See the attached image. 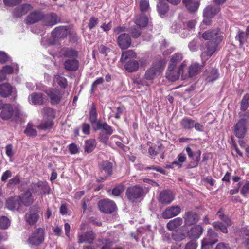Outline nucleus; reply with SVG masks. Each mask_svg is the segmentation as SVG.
<instances>
[{
	"label": "nucleus",
	"instance_id": "18",
	"mask_svg": "<svg viewBox=\"0 0 249 249\" xmlns=\"http://www.w3.org/2000/svg\"><path fill=\"white\" fill-rule=\"evenodd\" d=\"M45 92L50 98L52 104H57L60 101L62 95L58 89H50L46 90Z\"/></svg>",
	"mask_w": 249,
	"mask_h": 249
},
{
	"label": "nucleus",
	"instance_id": "59",
	"mask_svg": "<svg viewBox=\"0 0 249 249\" xmlns=\"http://www.w3.org/2000/svg\"><path fill=\"white\" fill-rule=\"evenodd\" d=\"M69 150L71 154H76L79 152V148L75 143H71L69 145Z\"/></svg>",
	"mask_w": 249,
	"mask_h": 249
},
{
	"label": "nucleus",
	"instance_id": "3",
	"mask_svg": "<svg viewBox=\"0 0 249 249\" xmlns=\"http://www.w3.org/2000/svg\"><path fill=\"white\" fill-rule=\"evenodd\" d=\"M44 120L38 128L42 130L50 129L53 125V120L55 117L54 110L51 107H45L41 111Z\"/></svg>",
	"mask_w": 249,
	"mask_h": 249
},
{
	"label": "nucleus",
	"instance_id": "27",
	"mask_svg": "<svg viewBox=\"0 0 249 249\" xmlns=\"http://www.w3.org/2000/svg\"><path fill=\"white\" fill-rule=\"evenodd\" d=\"M79 63L77 58L67 59L64 60L63 66L68 71H75L78 70Z\"/></svg>",
	"mask_w": 249,
	"mask_h": 249
},
{
	"label": "nucleus",
	"instance_id": "1",
	"mask_svg": "<svg viewBox=\"0 0 249 249\" xmlns=\"http://www.w3.org/2000/svg\"><path fill=\"white\" fill-rule=\"evenodd\" d=\"M202 37L209 41L201 56L203 60H206L214 53L218 45L222 41L223 33L218 28L208 30L202 34Z\"/></svg>",
	"mask_w": 249,
	"mask_h": 249
},
{
	"label": "nucleus",
	"instance_id": "56",
	"mask_svg": "<svg viewBox=\"0 0 249 249\" xmlns=\"http://www.w3.org/2000/svg\"><path fill=\"white\" fill-rule=\"evenodd\" d=\"M20 182V179L18 176H16L10 179L8 183L7 186L8 187H11L14 185H15L17 184H19Z\"/></svg>",
	"mask_w": 249,
	"mask_h": 249
},
{
	"label": "nucleus",
	"instance_id": "2",
	"mask_svg": "<svg viewBox=\"0 0 249 249\" xmlns=\"http://www.w3.org/2000/svg\"><path fill=\"white\" fill-rule=\"evenodd\" d=\"M88 225L86 223H81L79 231L77 233L78 243L79 244H92L96 238V234L92 231L85 232L84 231Z\"/></svg>",
	"mask_w": 249,
	"mask_h": 249
},
{
	"label": "nucleus",
	"instance_id": "6",
	"mask_svg": "<svg viewBox=\"0 0 249 249\" xmlns=\"http://www.w3.org/2000/svg\"><path fill=\"white\" fill-rule=\"evenodd\" d=\"M44 240V231L39 228L35 230L29 236L27 242L31 245L38 246Z\"/></svg>",
	"mask_w": 249,
	"mask_h": 249
},
{
	"label": "nucleus",
	"instance_id": "22",
	"mask_svg": "<svg viewBox=\"0 0 249 249\" xmlns=\"http://www.w3.org/2000/svg\"><path fill=\"white\" fill-rule=\"evenodd\" d=\"M119 47L122 49H126L130 47L131 39L129 34L126 33L121 34L117 39Z\"/></svg>",
	"mask_w": 249,
	"mask_h": 249
},
{
	"label": "nucleus",
	"instance_id": "32",
	"mask_svg": "<svg viewBox=\"0 0 249 249\" xmlns=\"http://www.w3.org/2000/svg\"><path fill=\"white\" fill-rule=\"evenodd\" d=\"M19 200V197L18 196L8 199L6 202V208L11 210H18L21 206Z\"/></svg>",
	"mask_w": 249,
	"mask_h": 249
},
{
	"label": "nucleus",
	"instance_id": "17",
	"mask_svg": "<svg viewBox=\"0 0 249 249\" xmlns=\"http://www.w3.org/2000/svg\"><path fill=\"white\" fill-rule=\"evenodd\" d=\"M112 163L108 161H104L99 165L101 173L106 175L104 177H101L102 180H106L112 174Z\"/></svg>",
	"mask_w": 249,
	"mask_h": 249
},
{
	"label": "nucleus",
	"instance_id": "51",
	"mask_svg": "<svg viewBox=\"0 0 249 249\" xmlns=\"http://www.w3.org/2000/svg\"><path fill=\"white\" fill-rule=\"evenodd\" d=\"M249 94H246L243 98L241 102V110H246L249 106Z\"/></svg>",
	"mask_w": 249,
	"mask_h": 249
},
{
	"label": "nucleus",
	"instance_id": "49",
	"mask_svg": "<svg viewBox=\"0 0 249 249\" xmlns=\"http://www.w3.org/2000/svg\"><path fill=\"white\" fill-rule=\"evenodd\" d=\"M247 36V34L245 33L244 31L238 30L235 38L237 40L239 41L240 45H242L245 41Z\"/></svg>",
	"mask_w": 249,
	"mask_h": 249
},
{
	"label": "nucleus",
	"instance_id": "35",
	"mask_svg": "<svg viewBox=\"0 0 249 249\" xmlns=\"http://www.w3.org/2000/svg\"><path fill=\"white\" fill-rule=\"evenodd\" d=\"M183 220L180 217H177L170 220L167 224V228L170 231L178 230L182 224Z\"/></svg>",
	"mask_w": 249,
	"mask_h": 249
},
{
	"label": "nucleus",
	"instance_id": "58",
	"mask_svg": "<svg viewBox=\"0 0 249 249\" xmlns=\"http://www.w3.org/2000/svg\"><path fill=\"white\" fill-rule=\"evenodd\" d=\"M21 0H3V2L7 6H13L21 2Z\"/></svg>",
	"mask_w": 249,
	"mask_h": 249
},
{
	"label": "nucleus",
	"instance_id": "55",
	"mask_svg": "<svg viewBox=\"0 0 249 249\" xmlns=\"http://www.w3.org/2000/svg\"><path fill=\"white\" fill-rule=\"evenodd\" d=\"M185 238V235L181 232H174L172 234V238L176 241H180Z\"/></svg>",
	"mask_w": 249,
	"mask_h": 249
},
{
	"label": "nucleus",
	"instance_id": "15",
	"mask_svg": "<svg viewBox=\"0 0 249 249\" xmlns=\"http://www.w3.org/2000/svg\"><path fill=\"white\" fill-rule=\"evenodd\" d=\"M0 110L1 118L4 120L10 119L14 114V110L11 104H4L0 100Z\"/></svg>",
	"mask_w": 249,
	"mask_h": 249
},
{
	"label": "nucleus",
	"instance_id": "28",
	"mask_svg": "<svg viewBox=\"0 0 249 249\" xmlns=\"http://www.w3.org/2000/svg\"><path fill=\"white\" fill-rule=\"evenodd\" d=\"M32 194L30 190H28L21 196H18L19 197V201L21 206L23 205L28 206L33 203L34 200Z\"/></svg>",
	"mask_w": 249,
	"mask_h": 249
},
{
	"label": "nucleus",
	"instance_id": "60",
	"mask_svg": "<svg viewBox=\"0 0 249 249\" xmlns=\"http://www.w3.org/2000/svg\"><path fill=\"white\" fill-rule=\"evenodd\" d=\"M103 82L104 79L103 77H100L97 78L92 84L91 92L93 93L94 92V89L97 87V86L99 85L102 84Z\"/></svg>",
	"mask_w": 249,
	"mask_h": 249
},
{
	"label": "nucleus",
	"instance_id": "42",
	"mask_svg": "<svg viewBox=\"0 0 249 249\" xmlns=\"http://www.w3.org/2000/svg\"><path fill=\"white\" fill-rule=\"evenodd\" d=\"M14 70H15L16 72H18L19 67L17 64L13 63L11 65H6L2 68L1 70L6 76L7 74H12Z\"/></svg>",
	"mask_w": 249,
	"mask_h": 249
},
{
	"label": "nucleus",
	"instance_id": "47",
	"mask_svg": "<svg viewBox=\"0 0 249 249\" xmlns=\"http://www.w3.org/2000/svg\"><path fill=\"white\" fill-rule=\"evenodd\" d=\"M54 80L62 88H65L67 86L66 79L61 75H55Z\"/></svg>",
	"mask_w": 249,
	"mask_h": 249
},
{
	"label": "nucleus",
	"instance_id": "4",
	"mask_svg": "<svg viewBox=\"0 0 249 249\" xmlns=\"http://www.w3.org/2000/svg\"><path fill=\"white\" fill-rule=\"evenodd\" d=\"M165 64V62L162 60L154 63L152 66L146 71L145 78L148 80L155 78L164 70Z\"/></svg>",
	"mask_w": 249,
	"mask_h": 249
},
{
	"label": "nucleus",
	"instance_id": "44",
	"mask_svg": "<svg viewBox=\"0 0 249 249\" xmlns=\"http://www.w3.org/2000/svg\"><path fill=\"white\" fill-rule=\"evenodd\" d=\"M194 122L195 121L193 119L189 117H184L181 121L180 124L184 128L190 129L194 127Z\"/></svg>",
	"mask_w": 249,
	"mask_h": 249
},
{
	"label": "nucleus",
	"instance_id": "64",
	"mask_svg": "<svg viewBox=\"0 0 249 249\" xmlns=\"http://www.w3.org/2000/svg\"><path fill=\"white\" fill-rule=\"evenodd\" d=\"M215 249H231V248L228 244L223 242H220L216 245Z\"/></svg>",
	"mask_w": 249,
	"mask_h": 249
},
{
	"label": "nucleus",
	"instance_id": "8",
	"mask_svg": "<svg viewBox=\"0 0 249 249\" xmlns=\"http://www.w3.org/2000/svg\"><path fill=\"white\" fill-rule=\"evenodd\" d=\"M143 189L137 185L128 188L126 192V196L128 199L132 202L138 201L143 196Z\"/></svg>",
	"mask_w": 249,
	"mask_h": 249
},
{
	"label": "nucleus",
	"instance_id": "39",
	"mask_svg": "<svg viewBox=\"0 0 249 249\" xmlns=\"http://www.w3.org/2000/svg\"><path fill=\"white\" fill-rule=\"evenodd\" d=\"M97 145L95 139H91L85 141L84 145V151L85 152L89 153L93 151Z\"/></svg>",
	"mask_w": 249,
	"mask_h": 249
},
{
	"label": "nucleus",
	"instance_id": "9",
	"mask_svg": "<svg viewBox=\"0 0 249 249\" xmlns=\"http://www.w3.org/2000/svg\"><path fill=\"white\" fill-rule=\"evenodd\" d=\"M217 216L222 221H223L226 225L223 224V223L220 222H213V226L215 229L219 230L223 233H227L228 230L227 228V226H231V220L228 216L225 215L222 213L221 210H219L217 213Z\"/></svg>",
	"mask_w": 249,
	"mask_h": 249
},
{
	"label": "nucleus",
	"instance_id": "38",
	"mask_svg": "<svg viewBox=\"0 0 249 249\" xmlns=\"http://www.w3.org/2000/svg\"><path fill=\"white\" fill-rule=\"evenodd\" d=\"M205 75L208 82H213L216 80L219 76L217 70L215 69H212L211 71L207 70L205 72Z\"/></svg>",
	"mask_w": 249,
	"mask_h": 249
},
{
	"label": "nucleus",
	"instance_id": "31",
	"mask_svg": "<svg viewBox=\"0 0 249 249\" xmlns=\"http://www.w3.org/2000/svg\"><path fill=\"white\" fill-rule=\"evenodd\" d=\"M68 34V29L67 26H61L55 28L52 31V36L54 38H63Z\"/></svg>",
	"mask_w": 249,
	"mask_h": 249
},
{
	"label": "nucleus",
	"instance_id": "62",
	"mask_svg": "<svg viewBox=\"0 0 249 249\" xmlns=\"http://www.w3.org/2000/svg\"><path fill=\"white\" fill-rule=\"evenodd\" d=\"M109 136L110 135H108L107 133L104 134L103 133H101L100 134L99 138L102 143L104 144H107V142H108Z\"/></svg>",
	"mask_w": 249,
	"mask_h": 249
},
{
	"label": "nucleus",
	"instance_id": "41",
	"mask_svg": "<svg viewBox=\"0 0 249 249\" xmlns=\"http://www.w3.org/2000/svg\"><path fill=\"white\" fill-rule=\"evenodd\" d=\"M139 63L136 60L128 61L124 65L126 70L130 72L136 71L139 68Z\"/></svg>",
	"mask_w": 249,
	"mask_h": 249
},
{
	"label": "nucleus",
	"instance_id": "48",
	"mask_svg": "<svg viewBox=\"0 0 249 249\" xmlns=\"http://www.w3.org/2000/svg\"><path fill=\"white\" fill-rule=\"evenodd\" d=\"M24 133L28 136L34 137L37 135V131L33 128L31 124H28L26 128L24 130Z\"/></svg>",
	"mask_w": 249,
	"mask_h": 249
},
{
	"label": "nucleus",
	"instance_id": "30",
	"mask_svg": "<svg viewBox=\"0 0 249 249\" xmlns=\"http://www.w3.org/2000/svg\"><path fill=\"white\" fill-rule=\"evenodd\" d=\"M203 231V228L200 225H196L188 231V236L190 238L197 239L200 237Z\"/></svg>",
	"mask_w": 249,
	"mask_h": 249
},
{
	"label": "nucleus",
	"instance_id": "53",
	"mask_svg": "<svg viewBox=\"0 0 249 249\" xmlns=\"http://www.w3.org/2000/svg\"><path fill=\"white\" fill-rule=\"evenodd\" d=\"M124 190V186L123 185L119 184L114 187L112 191V194L115 196H119Z\"/></svg>",
	"mask_w": 249,
	"mask_h": 249
},
{
	"label": "nucleus",
	"instance_id": "5",
	"mask_svg": "<svg viewBox=\"0 0 249 249\" xmlns=\"http://www.w3.org/2000/svg\"><path fill=\"white\" fill-rule=\"evenodd\" d=\"M186 67V64L185 61L182 62L178 68L172 66L170 68V65H169L168 70L166 73V78L171 81H175L178 80L181 73L182 74L183 71H184V69Z\"/></svg>",
	"mask_w": 249,
	"mask_h": 249
},
{
	"label": "nucleus",
	"instance_id": "7",
	"mask_svg": "<svg viewBox=\"0 0 249 249\" xmlns=\"http://www.w3.org/2000/svg\"><path fill=\"white\" fill-rule=\"evenodd\" d=\"M30 191L35 195H42L49 194L50 188L46 182L39 181L31 185Z\"/></svg>",
	"mask_w": 249,
	"mask_h": 249
},
{
	"label": "nucleus",
	"instance_id": "25",
	"mask_svg": "<svg viewBox=\"0 0 249 249\" xmlns=\"http://www.w3.org/2000/svg\"><path fill=\"white\" fill-rule=\"evenodd\" d=\"M42 16L43 12L40 11L33 12L27 16L25 22L27 24H31L42 21Z\"/></svg>",
	"mask_w": 249,
	"mask_h": 249
},
{
	"label": "nucleus",
	"instance_id": "57",
	"mask_svg": "<svg viewBox=\"0 0 249 249\" xmlns=\"http://www.w3.org/2000/svg\"><path fill=\"white\" fill-rule=\"evenodd\" d=\"M140 4L141 10L142 11H146L149 7L148 0H141Z\"/></svg>",
	"mask_w": 249,
	"mask_h": 249
},
{
	"label": "nucleus",
	"instance_id": "10",
	"mask_svg": "<svg viewBox=\"0 0 249 249\" xmlns=\"http://www.w3.org/2000/svg\"><path fill=\"white\" fill-rule=\"evenodd\" d=\"M201 59H202L201 58ZM207 60H202L203 64L202 65H200L197 63H192L189 66L186 72L185 71H183V73L181 74L182 80H185L189 77H192L197 75L200 72L202 67L204 66L205 65V62Z\"/></svg>",
	"mask_w": 249,
	"mask_h": 249
},
{
	"label": "nucleus",
	"instance_id": "29",
	"mask_svg": "<svg viewBox=\"0 0 249 249\" xmlns=\"http://www.w3.org/2000/svg\"><path fill=\"white\" fill-rule=\"evenodd\" d=\"M187 159L185 154L183 153H179L177 157V160L169 164L166 165V168L168 169H173L176 167L178 168L182 167L183 163Z\"/></svg>",
	"mask_w": 249,
	"mask_h": 249
},
{
	"label": "nucleus",
	"instance_id": "12",
	"mask_svg": "<svg viewBox=\"0 0 249 249\" xmlns=\"http://www.w3.org/2000/svg\"><path fill=\"white\" fill-rule=\"evenodd\" d=\"M41 21L44 25L52 27L60 23L61 18L54 13H50L47 14L43 13Z\"/></svg>",
	"mask_w": 249,
	"mask_h": 249
},
{
	"label": "nucleus",
	"instance_id": "36",
	"mask_svg": "<svg viewBox=\"0 0 249 249\" xmlns=\"http://www.w3.org/2000/svg\"><path fill=\"white\" fill-rule=\"evenodd\" d=\"M94 129L95 130H103L105 131V133H107L109 135H111L113 132V130L110 125L105 122H102L100 121L96 122V125L94 127Z\"/></svg>",
	"mask_w": 249,
	"mask_h": 249
},
{
	"label": "nucleus",
	"instance_id": "45",
	"mask_svg": "<svg viewBox=\"0 0 249 249\" xmlns=\"http://www.w3.org/2000/svg\"><path fill=\"white\" fill-rule=\"evenodd\" d=\"M182 58L183 56L181 53H176L174 54L171 58L169 62V65H170V68H172V66L177 67V65L181 61Z\"/></svg>",
	"mask_w": 249,
	"mask_h": 249
},
{
	"label": "nucleus",
	"instance_id": "21",
	"mask_svg": "<svg viewBox=\"0 0 249 249\" xmlns=\"http://www.w3.org/2000/svg\"><path fill=\"white\" fill-rule=\"evenodd\" d=\"M181 212V208L178 206H170L166 208L162 213L164 219H169L176 216Z\"/></svg>",
	"mask_w": 249,
	"mask_h": 249
},
{
	"label": "nucleus",
	"instance_id": "26",
	"mask_svg": "<svg viewBox=\"0 0 249 249\" xmlns=\"http://www.w3.org/2000/svg\"><path fill=\"white\" fill-rule=\"evenodd\" d=\"M14 96V100L16 97L14 90L11 85L9 83H4L0 85V95L3 97H7L10 95Z\"/></svg>",
	"mask_w": 249,
	"mask_h": 249
},
{
	"label": "nucleus",
	"instance_id": "61",
	"mask_svg": "<svg viewBox=\"0 0 249 249\" xmlns=\"http://www.w3.org/2000/svg\"><path fill=\"white\" fill-rule=\"evenodd\" d=\"M98 23V19L97 18L95 17H92L90 18L89 21L88 26L89 29H91L95 27V26Z\"/></svg>",
	"mask_w": 249,
	"mask_h": 249
},
{
	"label": "nucleus",
	"instance_id": "46",
	"mask_svg": "<svg viewBox=\"0 0 249 249\" xmlns=\"http://www.w3.org/2000/svg\"><path fill=\"white\" fill-rule=\"evenodd\" d=\"M97 114L96 107L94 104H92L91 109L89 111V120L92 124H96Z\"/></svg>",
	"mask_w": 249,
	"mask_h": 249
},
{
	"label": "nucleus",
	"instance_id": "13",
	"mask_svg": "<svg viewBox=\"0 0 249 249\" xmlns=\"http://www.w3.org/2000/svg\"><path fill=\"white\" fill-rule=\"evenodd\" d=\"M39 209L38 207L33 206L31 207L29 213L25 215L26 221L31 225L35 224L39 217Z\"/></svg>",
	"mask_w": 249,
	"mask_h": 249
},
{
	"label": "nucleus",
	"instance_id": "50",
	"mask_svg": "<svg viewBox=\"0 0 249 249\" xmlns=\"http://www.w3.org/2000/svg\"><path fill=\"white\" fill-rule=\"evenodd\" d=\"M10 225V221L7 217L1 216L0 217V228L6 229Z\"/></svg>",
	"mask_w": 249,
	"mask_h": 249
},
{
	"label": "nucleus",
	"instance_id": "11",
	"mask_svg": "<svg viewBox=\"0 0 249 249\" xmlns=\"http://www.w3.org/2000/svg\"><path fill=\"white\" fill-rule=\"evenodd\" d=\"M98 207L101 212L105 213H111L116 209V206L114 202L108 199H105L99 201Z\"/></svg>",
	"mask_w": 249,
	"mask_h": 249
},
{
	"label": "nucleus",
	"instance_id": "54",
	"mask_svg": "<svg viewBox=\"0 0 249 249\" xmlns=\"http://www.w3.org/2000/svg\"><path fill=\"white\" fill-rule=\"evenodd\" d=\"M197 153L198 154V156L197 157L195 160H192V161H191L190 163L188 165V168H194L198 165L200 159L201 152L200 151H198Z\"/></svg>",
	"mask_w": 249,
	"mask_h": 249
},
{
	"label": "nucleus",
	"instance_id": "24",
	"mask_svg": "<svg viewBox=\"0 0 249 249\" xmlns=\"http://www.w3.org/2000/svg\"><path fill=\"white\" fill-rule=\"evenodd\" d=\"M183 218L186 225H191L198 222L199 216L196 212L191 211L185 213Z\"/></svg>",
	"mask_w": 249,
	"mask_h": 249
},
{
	"label": "nucleus",
	"instance_id": "40",
	"mask_svg": "<svg viewBox=\"0 0 249 249\" xmlns=\"http://www.w3.org/2000/svg\"><path fill=\"white\" fill-rule=\"evenodd\" d=\"M148 18L143 14L137 16L135 20V24L140 28L145 27L148 24Z\"/></svg>",
	"mask_w": 249,
	"mask_h": 249
},
{
	"label": "nucleus",
	"instance_id": "14",
	"mask_svg": "<svg viewBox=\"0 0 249 249\" xmlns=\"http://www.w3.org/2000/svg\"><path fill=\"white\" fill-rule=\"evenodd\" d=\"M218 241V234L211 229H208L207 236L201 242V246H212Z\"/></svg>",
	"mask_w": 249,
	"mask_h": 249
},
{
	"label": "nucleus",
	"instance_id": "20",
	"mask_svg": "<svg viewBox=\"0 0 249 249\" xmlns=\"http://www.w3.org/2000/svg\"><path fill=\"white\" fill-rule=\"evenodd\" d=\"M220 11V7L218 5H209L203 10V16L205 18H213Z\"/></svg>",
	"mask_w": 249,
	"mask_h": 249
},
{
	"label": "nucleus",
	"instance_id": "43",
	"mask_svg": "<svg viewBox=\"0 0 249 249\" xmlns=\"http://www.w3.org/2000/svg\"><path fill=\"white\" fill-rule=\"evenodd\" d=\"M136 57V53L131 50H127L122 53L120 61L122 63L125 62L127 59L134 58Z\"/></svg>",
	"mask_w": 249,
	"mask_h": 249
},
{
	"label": "nucleus",
	"instance_id": "33",
	"mask_svg": "<svg viewBox=\"0 0 249 249\" xmlns=\"http://www.w3.org/2000/svg\"><path fill=\"white\" fill-rule=\"evenodd\" d=\"M44 97L41 93L34 92L28 97V101L31 104L40 105L44 102Z\"/></svg>",
	"mask_w": 249,
	"mask_h": 249
},
{
	"label": "nucleus",
	"instance_id": "16",
	"mask_svg": "<svg viewBox=\"0 0 249 249\" xmlns=\"http://www.w3.org/2000/svg\"><path fill=\"white\" fill-rule=\"evenodd\" d=\"M60 57L65 59L77 58L78 53L77 50L71 47H63L59 52Z\"/></svg>",
	"mask_w": 249,
	"mask_h": 249
},
{
	"label": "nucleus",
	"instance_id": "34",
	"mask_svg": "<svg viewBox=\"0 0 249 249\" xmlns=\"http://www.w3.org/2000/svg\"><path fill=\"white\" fill-rule=\"evenodd\" d=\"M182 3L187 9L191 12L197 11L200 5V2L195 0H182Z\"/></svg>",
	"mask_w": 249,
	"mask_h": 249
},
{
	"label": "nucleus",
	"instance_id": "63",
	"mask_svg": "<svg viewBox=\"0 0 249 249\" xmlns=\"http://www.w3.org/2000/svg\"><path fill=\"white\" fill-rule=\"evenodd\" d=\"M197 244L195 241H191L185 246V249H196Z\"/></svg>",
	"mask_w": 249,
	"mask_h": 249
},
{
	"label": "nucleus",
	"instance_id": "52",
	"mask_svg": "<svg viewBox=\"0 0 249 249\" xmlns=\"http://www.w3.org/2000/svg\"><path fill=\"white\" fill-rule=\"evenodd\" d=\"M19 6L20 7V9H22V12L19 14H18V16H23L25 15L32 8L31 4L27 3L23 4Z\"/></svg>",
	"mask_w": 249,
	"mask_h": 249
},
{
	"label": "nucleus",
	"instance_id": "19",
	"mask_svg": "<svg viewBox=\"0 0 249 249\" xmlns=\"http://www.w3.org/2000/svg\"><path fill=\"white\" fill-rule=\"evenodd\" d=\"M246 120L242 119L235 125L234 132L237 137L243 138L247 131Z\"/></svg>",
	"mask_w": 249,
	"mask_h": 249
},
{
	"label": "nucleus",
	"instance_id": "23",
	"mask_svg": "<svg viewBox=\"0 0 249 249\" xmlns=\"http://www.w3.org/2000/svg\"><path fill=\"white\" fill-rule=\"evenodd\" d=\"M174 199V196L173 193L169 190H164L160 192L158 200L162 204H168L170 203Z\"/></svg>",
	"mask_w": 249,
	"mask_h": 249
},
{
	"label": "nucleus",
	"instance_id": "37",
	"mask_svg": "<svg viewBox=\"0 0 249 249\" xmlns=\"http://www.w3.org/2000/svg\"><path fill=\"white\" fill-rule=\"evenodd\" d=\"M157 7L158 12L161 17L164 16L169 9L168 4L164 0H159Z\"/></svg>",
	"mask_w": 249,
	"mask_h": 249
}]
</instances>
